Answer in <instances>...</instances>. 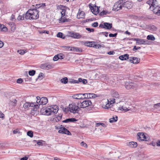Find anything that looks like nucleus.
Here are the masks:
<instances>
[{"label": "nucleus", "mask_w": 160, "mask_h": 160, "mask_svg": "<svg viewBox=\"0 0 160 160\" xmlns=\"http://www.w3.org/2000/svg\"><path fill=\"white\" fill-rule=\"evenodd\" d=\"M36 71L34 70H30L28 72V74L30 76H33L35 74Z\"/></svg>", "instance_id": "ea45409f"}, {"label": "nucleus", "mask_w": 160, "mask_h": 160, "mask_svg": "<svg viewBox=\"0 0 160 160\" xmlns=\"http://www.w3.org/2000/svg\"><path fill=\"white\" fill-rule=\"evenodd\" d=\"M61 82L64 84L67 83L68 82V79L67 77H65L61 80Z\"/></svg>", "instance_id": "e433bc0d"}, {"label": "nucleus", "mask_w": 160, "mask_h": 160, "mask_svg": "<svg viewBox=\"0 0 160 160\" xmlns=\"http://www.w3.org/2000/svg\"><path fill=\"white\" fill-rule=\"evenodd\" d=\"M14 19L15 15L13 14H12L10 17V20L12 21H13Z\"/></svg>", "instance_id": "69168bd1"}, {"label": "nucleus", "mask_w": 160, "mask_h": 160, "mask_svg": "<svg viewBox=\"0 0 160 160\" xmlns=\"http://www.w3.org/2000/svg\"><path fill=\"white\" fill-rule=\"evenodd\" d=\"M36 98L37 99V103L38 104V106H39V105H40V103H39V102H38V101L40 100L41 98H40L39 97H37Z\"/></svg>", "instance_id": "680f3d73"}, {"label": "nucleus", "mask_w": 160, "mask_h": 160, "mask_svg": "<svg viewBox=\"0 0 160 160\" xmlns=\"http://www.w3.org/2000/svg\"><path fill=\"white\" fill-rule=\"evenodd\" d=\"M44 74H43V73L42 72H40L39 74V75L38 76V78H40L41 77H42L43 76Z\"/></svg>", "instance_id": "774afa93"}, {"label": "nucleus", "mask_w": 160, "mask_h": 160, "mask_svg": "<svg viewBox=\"0 0 160 160\" xmlns=\"http://www.w3.org/2000/svg\"><path fill=\"white\" fill-rule=\"evenodd\" d=\"M69 9V8L65 6L61 8V10H62V11L61 12V16H62V17H64L65 16L66 12V9Z\"/></svg>", "instance_id": "5701e85b"}, {"label": "nucleus", "mask_w": 160, "mask_h": 160, "mask_svg": "<svg viewBox=\"0 0 160 160\" xmlns=\"http://www.w3.org/2000/svg\"><path fill=\"white\" fill-rule=\"evenodd\" d=\"M97 97V95L93 93H88L87 96L86 98H92Z\"/></svg>", "instance_id": "b1692460"}, {"label": "nucleus", "mask_w": 160, "mask_h": 160, "mask_svg": "<svg viewBox=\"0 0 160 160\" xmlns=\"http://www.w3.org/2000/svg\"><path fill=\"white\" fill-rule=\"evenodd\" d=\"M153 107L156 108H158L160 107V103L154 104Z\"/></svg>", "instance_id": "09e8293b"}, {"label": "nucleus", "mask_w": 160, "mask_h": 160, "mask_svg": "<svg viewBox=\"0 0 160 160\" xmlns=\"http://www.w3.org/2000/svg\"><path fill=\"white\" fill-rule=\"evenodd\" d=\"M68 82L70 83H78V80H76L72 79H69L68 81Z\"/></svg>", "instance_id": "c9c22d12"}, {"label": "nucleus", "mask_w": 160, "mask_h": 160, "mask_svg": "<svg viewBox=\"0 0 160 160\" xmlns=\"http://www.w3.org/2000/svg\"><path fill=\"white\" fill-rule=\"evenodd\" d=\"M42 140H40L39 141H37L35 140H33V142H37V144H38V145L42 146L43 145V144L42 142Z\"/></svg>", "instance_id": "79ce46f5"}, {"label": "nucleus", "mask_w": 160, "mask_h": 160, "mask_svg": "<svg viewBox=\"0 0 160 160\" xmlns=\"http://www.w3.org/2000/svg\"><path fill=\"white\" fill-rule=\"evenodd\" d=\"M133 39L134 41H136V42L139 44H147L148 42V40L143 39L134 38Z\"/></svg>", "instance_id": "f8f14e48"}, {"label": "nucleus", "mask_w": 160, "mask_h": 160, "mask_svg": "<svg viewBox=\"0 0 160 160\" xmlns=\"http://www.w3.org/2000/svg\"><path fill=\"white\" fill-rule=\"evenodd\" d=\"M141 48L140 47H136V46H134V48H133L132 50L134 51H135L136 50H138L139 49H140Z\"/></svg>", "instance_id": "5fc2aeb1"}, {"label": "nucleus", "mask_w": 160, "mask_h": 160, "mask_svg": "<svg viewBox=\"0 0 160 160\" xmlns=\"http://www.w3.org/2000/svg\"><path fill=\"white\" fill-rule=\"evenodd\" d=\"M123 8V1L120 0L116 2L113 7L112 10L118 11Z\"/></svg>", "instance_id": "39448f33"}, {"label": "nucleus", "mask_w": 160, "mask_h": 160, "mask_svg": "<svg viewBox=\"0 0 160 160\" xmlns=\"http://www.w3.org/2000/svg\"><path fill=\"white\" fill-rule=\"evenodd\" d=\"M107 103L105 106V107H104V108L106 109H108L110 105L111 104L109 103V101L108 100V99L107 100V101L106 102Z\"/></svg>", "instance_id": "a19ab883"}, {"label": "nucleus", "mask_w": 160, "mask_h": 160, "mask_svg": "<svg viewBox=\"0 0 160 160\" xmlns=\"http://www.w3.org/2000/svg\"><path fill=\"white\" fill-rule=\"evenodd\" d=\"M84 44L85 46L88 47H94L96 48H99L100 47L99 44L97 45V43L94 42H85Z\"/></svg>", "instance_id": "1a4fd4ad"}, {"label": "nucleus", "mask_w": 160, "mask_h": 160, "mask_svg": "<svg viewBox=\"0 0 160 160\" xmlns=\"http://www.w3.org/2000/svg\"><path fill=\"white\" fill-rule=\"evenodd\" d=\"M27 135L29 136L31 138H32L33 136V132L31 131H29L27 132Z\"/></svg>", "instance_id": "37998d69"}, {"label": "nucleus", "mask_w": 160, "mask_h": 160, "mask_svg": "<svg viewBox=\"0 0 160 160\" xmlns=\"http://www.w3.org/2000/svg\"><path fill=\"white\" fill-rule=\"evenodd\" d=\"M78 83L79 82H82V83L84 84H86L87 82L86 79H82L81 78H79L78 79Z\"/></svg>", "instance_id": "cd10ccee"}, {"label": "nucleus", "mask_w": 160, "mask_h": 160, "mask_svg": "<svg viewBox=\"0 0 160 160\" xmlns=\"http://www.w3.org/2000/svg\"><path fill=\"white\" fill-rule=\"evenodd\" d=\"M113 98H116V100H120L119 99V95L118 93L117 92H115L114 93L113 95Z\"/></svg>", "instance_id": "c756f323"}, {"label": "nucleus", "mask_w": 160, "mask_h": 160, "mask_svg": "<svg viewBox=\"0 0 160 160\" xmlns=\"http://www.w3.org/2000/svg\"><path fill=\"white\" fill-rule=\"evenodd\" d=\"M22 82V80L21 78H18L17 81V82L18 83H21Z\"/></svg>", "instance_id": "bf43d9fd"}, {"label": "nucleus", "mask_w": 160, "mask_h": 160, "mask_svg": "<svg viewBox=\"0 0 160 160\" xmlns=\"http://www.w3.org/2000/svg\"><path fill=\"white\" fill-rule=\"evenodd\" d=\"M69 111L73 113H78V112L81 110L80 107L78 105V102L76 105L75 103H72L69 105Z\"/></svg>", "instance_id": "7ed1b4c3"}, {"label": "nucleus", "mask_w": 160, "mask_h": 160, "mask_svg": "<svg viewBox=\"0 0 160 160\" xmlns=\"http://www.w3.org/2000/svg\"><path fill=\"white\" fill-rule=\"evenodd\" d=\"M81 146H83L84 147H87V144L84 142H82L80 144Z\"/></svg>", "instance_id": "052dcab7"}, {"label": "nucleus", "mask_w": 160, "mask_h": 160, "mask_svg": "<svg viewBox=\"0 0 160 160\" xmlns=\"http://www.w3.org/2000/svg\"><path fill=\"white\" fill-rule=\"evenodd\" d=\"M58 110V107L57 105L49 106L44 109V114L46 115L56 113Z\"/></svg>", "instance_id": "f03ea898"}, {"label": "nucleus", "mask_w": 160, "mask_h": 160, "mask_svg": "<svg viewBox=\"0 0 160 160\" xmlns=\"http://www.w3.org/2000/svg\"><path fill=\"white\" fill-rule=\"evenodd\" d=\"M153 0H149L147 1V3L148 4L150 7L152 6V3H153Z\"/></svg>", "instance_id": "8fccbe9b"}, {"label": "nucleus", "mask_w": 160, "mask_h": 160, "mask_svg": "<svg viewBox=\"0 0 160 160\" xmlns=\"http://www.w3.org/2000/svg\"><path fill=\"white\" fill-rule=\"evenodd\" d=\"M70 50L71 51H76L78 52H80L82 51V50L81 48L75 47H71Z\"/></svg>", "instance_id": "a878e982"}, {"label": "nucleus", "mask_w": 160, "mask_h": 160, "mask_svg": "<svg viewBox=\"0 0 160 160\" xmlns=\"http://www.w3.org/2000/svg\"><path fill=\"white\" fill-rule=\"evenodd\" d=\"M18 20H23L25 19V14L23 15H19L17 18Z\"/></svg>", "instance_id": "2f4dec72"}, {"label": "nucleus", "mask_w": 160, "mask_h": 160, "mask_svg": "<svg viewBox=\"0 0 160 160\" xmlns=\"http://www.w3.org/2000/svg\"><path fill=\"white\" fill-rule=\"evenodd\" d=\"M129 55L128 54L121 55L119 57V58L122 60H126L127 59H129Z\"/></svg>", "instance_id": "aec40b11"}, {"label": "nucleus", "mask_w": 160, "mask_h": 160, "mask_svg": "<svg viewBox=\"0 0 160 160\" xmlns=\"http://www.w3.org/2000/svg\"><path fill=\"white\" fill-rule=\"evenodd\" d=\"M90 9L91 10L92 12L95 15H97L98 13V9L96 10V9H94V8L92 7L90 8Z\"/></svg>", "instance_id": "c85d7f7f"}, {"label": "nucleus", "mask_w": 160, "mask_h": 160, "mask_svg": "<svg viewBox=\"0 0 160 160\" xmlns=\"http://www.w3.org/2000/svg\"><path fill=\"white\" fill-rule=\"evenodd\" d=\"M72 98L74 99H83V97H82V94H80V93L76 94L73 95L72 96Z\"/></svg>", "instance_id": "4be33fe9"}, {"label": "nucleus", "mask_w": 160, "mask_h": 160, "mask_svg": "<svg viewBox=\"0 0 160 160\" xmlns=\"http://www.w3.org/2000/svg\"><path fill=\"white\" fill-rule=\"evenodd\" d=\"M38 102H39V103H40V105H45L48 102V100L47 98L43 97L41 98Z\"/></svg>", "instance_id": "dca6fc26"}, {"label": "nucleus", "mask_w": 160, "mask_h": 160, "mask_svg": "<svg viewBox=\"0 0 160 160\" xmlns=\"http://www.w3.org/2000/svg\"><path fill=\"white\" fill-rule=\"evenodd\" d=\"M92 105V102L91 100L87 99L83 101H80L78 102V105L79 106L80 109L84 108Z\"/></svg>", "instance_id": "20e7f679"}, {"label": "nucleus", "mask_w": 160, "mask_h": 160, "mask_svg": "<svg viewBox=\"0 0 160 160\" xmlns=\"http://www.w3.org/2000/svg\"><path fill=\"white\" fill-rule=\"evenodd\" d=\"M35 103L29 102H25L23 105V107L24 108H28L29 107H33V109L34 110L35 109H37L39 108V106L38 104H35Z\"/></svg>", "instance_id": "423d86ee"}, {"label": "nucleus", "mask_w": 160, "mask_h": 160, "mask_svg": "<svg viewBox=\"0 0 160 160\" xmlns=\"http://www.w3.org/2000/svg\"><path fill=\"white\" fill-rule=\"evenodd\" d=\"M12 102L13 103V105L16 106V105L17 102V101L16 100V99H14L12 101Z\"/></svg>", "instance_id": "338daca9"}, {"label": "nucleus", "mask_w": 160, "mask_h": 160, "mask_svg": "<svg viewBox=\"0 0 160 160\" xmlns=\"http://www.w3.org/2000/svg\"><path fill=\"white\" fill-rule=\"evenodd\" d=\"M86 29L88 30V31L90 32H93L94 31V29H91L89 28H86Z\"/></svg>", "instance_id": "4d7b16f0"}, {"label": "nucleus", "mask_w": 160, "mask_h": 160, "mask_svg": "<svg viewBox=\"0 0 160 160\" xmlns=\"http://www.w3.org/2000/svg\"><path fill=\"white\" fill-rule=\"evenodd\" d=\"M126 88L128 89H132L133 90H136L138 86L135 83L132 82H127L125 84Z\"/></svg>", "instance_id": "0eeeda50"}, {"label": "nucleus", "mask_w": 160, "mask_h": 160, "mask_svg": "<svg viewBox=\"0 0 160 160\" xmlns=\"http://www.w3.org/2000/svg\"><path fill=\"white\" fill-rule=\"evenodd\" d=\"M99 34H102L103 35H104L106 37H107L108 36V32H100L99 33Z\"/></svg>", "instance_id": "6e6d98bb"}, {"label": "nucleus", "mask_w": 160, "mask_h": 160, "mask_svg": "<svg viewBox=\"0 0 160 160\" xmlns=\"http://www.w3.org/2000/svg\"><path fill=\"white\" fill-rule=\"evenodd\" d=\"M59 20L60 22L64 23L66 22H70V19L69 18H67L65 17H62L59 19Z\"/></svg>", "instance_id": "a211bd4d"}, {"label": "nucleus", "mask_w": 160, "mask_h": 160, "mask_svg": "<svg viewBox=\"0 0 160 160\" xmlns=\"http://www.w3.org/2000/svg\"><path fill=\"white\" fill-rule=\"evenodd\" d=\"M52 67V65L50 64H46V70H48L50 68H51Z\"/></svg>", "instance_id": "de8ad7c7"}, {"label": "nucleus", "mask_w": 160, "mask_h": 160, "mask_svg": "<svg viewBox=\"0 0 160 160\" xmlns=\"http://www.w3.org/2000/svg\"><path fill=\"white\" fill-rule=\"evenodd\" d=\"M152 10L153 11L154 13L158 15H159L160 14V7L158 6H155V7L152 8Z\"/></svg>", "instance_id": "2eb2a0df"}, {"label": "nucleus", "mask_w": 160, "mask_h": 160, "mask_svg": "<svg viewBox=\"0 0 160 160\" xmlns=\"http://www.w3.org/2000/svg\"><path fill=\"white\" fill-rule=\"evenodd\" d=\"M118 33H116L114 34L112 33H110L109 35V36L110 37H116Z\"/></svg>", "instance_id": "603ef678"}, {"label": "nucleus", "mask_w": 160, "mask_h": 160, "mask_svg": "<svg viewBox=\"0 0 160 160\" xmlns=\"http://www.w3.org/2000/svg\"><path fill=\"white\" fill-rule=\"evenodd\" d=\"M118 110H120L121 111H124L125 112L128 111L129 109L126 107H124L123 106L122 107H119L118 109Z\"/></svg>", "instance_id": "72a5a7b5"}, {"label": "nucleus", "mask_w": 160, "mask_h": 160, "mask_svg": "<svg viewBox=\"0 0 160 160\" xmlns=\"http://www.w3.org/2000/svg\"><path fill=\"white\" fill-rule=\"evenodd\" d=\"M57 37L58 38H60L63 39L65 38V36H64L62 32H58L57 34Z\"/></svg>", "instance_id": "58836bf2"}, {"label": "nucleus", "mask_w": 160, "mask_h": 160, "mask_svg": "<svg viewBox=\"0 0 160 160\" xmlns=\"http://www.w3.org/2000/svg\"><path fill=\"white\" fill-rule=\"evenodd\" d=\"M58 55H55L54 56L53 58V60L55 61H56L58 60Z\"/></svg>", "instance_id": "13d9d810"}, {"label": "nucleus", "mask_w": 160, "mask_h": 160, "mask_svg": "<svg viewBox=\"0 0 160 160\" xmlns=\"http://www.w3.org/2000/svg\"><path fill=\"white\" fill-rule=\"evenodd\" d=\"M58 132L59 133L65 134L68 135H71V133L70 132L63 127L60 128Z\"/></svg>", "instance_id": "9b49d317"}, {"label": "nucleus", "mask_w": 160, "mask_h": 160, "mask_svg": "<svg viewBox=\"0 0 160 160\" xmlns=\"http://www.w3.org/2000/svg\"><path fill=\"white\" fill-rule=\"evenodd\" d=\"M45 6V3H41L38 4H36L35 6V8L36 9H37V8H40L41 7H43L44 6Z\"/></svg>", "instance_id": "7c9ffc66"}, {"label": "nucleus", "mask_w": 160, "mask_h": 160, "mask_svg": "<svg viewBox=\"0 0 160 160\" xmlns=\"http://www.w3.org/2000/svg\"><path fill=\"white\" fill-rule=\"evenodd\" d=\"M118 117L116 116L115 118L113 117V118L109 119V122L111 123L116 122L118 120Z\"/></svg>", "instance_id": "f704fd0d"}, {"label": "nucleus", "mask_w": 160, "mask_h": 160, "mask_svg": "<svg viewBox=\"0 0 160 160\" xmlns=\"http://www.w3.org/2000/svg\"><path fill=\"white\" fill-rule=\"evenodd\" d=\"M58 59H61L63 58V56L60 54H58Z\"/></svg>", "instance_id": "0e129e2a"}, {"label": "nucleus", "mask_w": 160, "mask_h": 160, "mask_svg": "<svg viewBox=\"0 0 160 160\" xmlns=\"http://www.w3.org/2000/svg\"><path fill=\"white\" fill-rule=\"evenodd\" d=\"M153 3H152V6H151L149 8L151 9H152V8L155 7V6H158V2L156 0H153Z\"/></svg>", "instance_id": "bb28decb"}, {"label": "nucleus", "mask_w": 160, "mask_h": 160, "mask_svg": "<svg viewBox=\"0 0 160 160\" xmlns=\"http://www.w3.org/2000/svg\"><path fill=\"white\" fill-rule=\"evenodd\" d=\"M147 39L149 40L154 41L155 40V38L154 36L152 35H149L147 36Z\"/></svg>", "instance_id": "473e14b6"}, {"label": "nucleus", "mask_w": 160, "mask_h": 160, "mask_svg": "<svg viewBox=\"0 0 160 160\" xmlns=\"http://www.w3.org/2000/svg\"><path fill=\"white\" fill-rule=\"evenodd\" d=\"M120 102V100H116V98H113L112 100H110V102H109V103L111 104H112L113 103L116 102L117 103H118Z\"/></svg>", "instance_id": "4c0bfd02"}, {"label": "nucleus", "mask_w": 160, "mask_h": 160, "mask_svg": "<svg viewBox=\"0 0 160 160\" xmlns=\"http://www.w3.org/2000/svg\"><path fill=\"white\" fill-rule=\"evenodd\" d=\"M98 23L97 22H94L92 24V26L94 27H96L98 26Z\"/></svg>", "instance_id": "3c124183"}, {"label": "nucleus", "mask_w": 160, "mask_h": 160, "mask_svg": "<svg viewBox=\"0 0 160 160\" xmlns=\"http://www.w3.org/2000/svg\"><path fill=\"white\" fill-rule=\"evenodd\" d=\"M1 26H2V28L1 30L2 31L6 32L7 31L8 28L6 27L4 25H1Z\"/></svg>", "instance_id": "a18cd8bd"}, {"label": "nucleus", "mask_w": 160, "mask_h": 160, "mask_svg": "<svg viewBox=\"0 0 160 160\" xmlns=\"http://www.w3.org/2000/svg\"><path fill=\"white\" fill-rule=\"evenodd\" d=\"M132 7L131 4L128 2H123V8H127L128 9H130Z\"/></svg>", "instance_id": "f3484780"}, {"label": "nucleus", "mask_w": 160, "mask_h": 160, "mask_svg": "<svg viewBox=\"0 0 160 160\" xmlns=\"http://www.w3.org/2000/svg\"><path fill=\"white\" fill-rule=\"evenodd\" d=\"M127 145L131 148H135L137 145V142H131L127 143Z\"/></svg>", "instance_id": "6ab92c4d"}, {"label": "nucleus", "mask_w": 160, "mask_h": 160, "mask_svg": "<svg viewBox=\"0 0 160 160\" xmlns=\"http://www.w3.org/2000/svg\"><path fill=\"white\" fill-rule=\"evenodd\" d=\"M4 117V115L0 111V118H2Z\"/></svg>", "instance_id": "e2e57ef3"}, {"label": "nucleus", "mask_w": 160, "mask_h": 160, "mask_svg": "<svg viewBox=\"0 0 160 160\" xmlns=\"http://www.w3.org/2000/svg\"><path fill=\"white\" fill-rule=\"evenodd\" d=\"M46 64H41L40 66L41 68L42 69H46Z\"/></svg>", "instance_id": "864d4df0"}, {"label": "nucleus", "mask_w": 160, "mask_h": 160, "mask_svg": "<svg viewBox=\"0 0 160 160\" xmlns=\"http://www.w3.org/2000/svg\"><path fill=\"white\" fill-rule=\"evenodd\" d=\"M140 59L136 57H129V61L134 64H137L140 62Z\"/></svg>", "instance_id": "ddd939ff"}, {"label": "nucleus", "mask_w": 160, "mask_h": 160, "mask_svg": "<svg viewBox=\"0 0 160 160\" xmlns=\"http://www.w3.org/2000/svg\"><path fill=\"white\" fill-rule=\"evenodd\" d=\"M137 138L139 141H145L148 140L147 138L143 132H138L137 134Z\"/></svg>", "instance_id": "6e6552de"}, {"label": "nucleus", "mask_w": 160, "mask_h": 160, "mask_svg": "<svg viewBox=\"0 0 160 160\" xmlns=\"http://www.w3.org/2000/svg\"><path fill=\"white\" fill-rule=\"evenodd\" d=\"M85 15L84 12L83 11H81L79 13L77 14V17L78 18H83Z\"/></svg>", "instance_id": "393cba45"}, {"label": "nucleus", "mask_w": 160, "mask_h": 160, "mask_svg": "<svg viewBox=\"0 0 160 160\" xmlns=\"http://www.w3.org/2000/svg\"><path fill=\"white\" fill-rule=\"evenodd\" d=\"M112 27V24L111 23L108 22H104L103 24H100L99 25V27L109 30Z\"/></svg>", "instance_id": "9d476101"}, {"label": "nucleus", "mask_w": 160, "mask_h": 160, "mask_svg": "<svg viewBox=\"0 0 160 160\" xmlns=\"http://www.w3.org/2000/svg\"><path fill=\"white\" fill-rule=\"evenodd\" d=\"M18 52L21 55H23L25 53V52L23 50H18Z\"/></svg>", "instance_id": "49530a36"}, {"label": "nucleus", "mask_w": 160, "mask_h": 160, "mask_svg": "<svg viewBox=\"0 0 160 160\" xmlns=\"http://www.w3.org/2000/svg\"><path fill=\"white\" fill-rule=\"evenodd\" d=\"M78 120L74 118H70L67 119L66 120H63L62 121L63 122L68 123L69 122H73L75 121H77Z\"/></svg>", "instance_id": "412c9836"}, {"label": "nucleus", "mask_w": 160, "mask_h": 160, "mask_svg": "<svg viewBox=\"0 0 160 160\" xmlns=\"http://www.w3.org/2000/svg\"><path fill=\"white\" fill-rule=\"evenodd\" d=\"M39 11L36 8L29 9L25 14V19H36L39 18Z\"/></svg>", "instance_id": "f257e3e1"}, {"label": "nucleus", "mask_w": 160, "mask_h": 160, "mask_svg": "<svg viewBox=\"0 0 160 160\" xmlns=\"http://www.w3.org/2000/svg\"><path fill=\"white\" fill-rule=\"evenodd\" d=\"M69 34L70 36L74 38L79 39L82 37L81 35L78 33L70 32Z\"/></svg>", "instance_id": "4468645a"}, {"label": "nucleus", "mask_w": 160, "mask_h": 160, "mask_svg": "<svg viewBox=\"0 0 160 160\" xmlns=\"http://www.w3.org/2000/svg\"><path fill=\"white\" fill-rule=\"evenodd\" d=\"M108 13V11L106 10H103L102 12H101L99 15L101 16H102L103 15H106Z\"/></svg>", "instance_id": "c03bdc74"}]
</instances>
